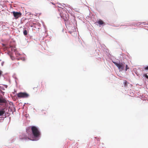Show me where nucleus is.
Listing matches in <instances>:
<instances>
[{"label":"nucleus","mask_w":148,"mask_h":148,"mask_svg":"<svg viewBox=\"0 0 148 148\" xmlns=\"http://www.w3.org/2000/svg\"><path fill=\"white\" fill-rule=\"evenodd\" d=\"M3 63L4 62L2 61L1 63V65L2 66H3Z\"/></svg>","instance_id":"obj_14"},{"label":"nucleus","mask_w":148,"mask_h":148,"mask_svg":"<svg viewBox=\"0 0 148 148\" xmlns=\"http://www.w3.org/2000/svg\"><path fill=\"white\" fill-rule=\"evenodd\" d=\"M70 34H71V32H69Z\"/></svg>","instance_id":"obj_19"},{"label":"nucleus","mask_w":148,"mask_h":148,"mask_svg":"<svg viewBox=\"0 0 148 148\" xmlns=\"http://www.w3.org/2000/svg\"><path fill=\"white\" fill-rule=\"evenodd\" d=\"M52 3L53 4V5H54V3Z\"/></svg>","instance_id":"obj_20"},{"label":"nucleus","mask_w":148,"mask_h":148,"mask_svg":"<svg viewBox=\"0 0 148 148\" xmlns=\"http://www.w3.org/2000/svg\"><path fill=\"white\" fill-rule=\"evenodd\" d=\"M129 69V67H128V66L127 65H126L125 66V71H126L128 69Z\"/></svg>","instance_id":"obj_11"},{"label":"nucleus","mask_w":148,"mask_h":148,"mask_svg":"<svg viewBox=\"0 0 148 148\" xmlns=\"http://www.w3.org/2000/svg\"><path fill=\"white\" fill-rule=\"evenodd\" d=\"M127 82L126 81H125L124 82V86H127Z\"/></svg>","instance_id":"obj_10"},{"label":"nucleus","mask_w":148,"mask_h":148,"mask_svg":"<svg viewBox=\"0 0 148 148\" xmlns=\"http://www.w3.org/2000/svg\"><path fill=\"white\" fill-rule=\"evenodd\" d=\"M12 13L16 19H17L19 17H20L21 15V14L20 12H13Z\"/></svg>","instance_id":"obj_4"},{"label":"nucleus","mask_w":148,"mask_h":148,"mask_svg":"<svg viewBox=\"0 0 148 148\" xmlns=\"http://www.w3.org/2000/svg\"><path fill=\"white\" fill-rule=\"evenodd\" d=\"M19 139L21 140H27V139H30L29 137L26 136L24 135H23L21 137H20Z\"/></svg>","instance_id":"obj_6"},{"label":"nucleus","mask_w":148,"mask_h":148,"mask_svg":"<svg viewBox=\"0 0 148 148\" xmlns=\"http://www.w3.org/2000/svg\"><path fill=\"white\" fill-rule=\"evenodd\" d=\"M5 112V109H3L1 110H0V116L3 115Z\"/></svg>","instance_id":"obj_7"},{"label":"nucleus","mask_w":148,"mask_h":148,"mask_svg":"<svg viewBox=\"0 0 148 148\" xmlns=\"http://www.w3.org/2000/svg\"><path fill=\"white\" fill-rule=\"evenodd\" d=\"M97 140L98 141H99V140H100L99 138H97Z\"/></svg>","instance_id":"obj_18"},{"label":"nucleus","mask_w":148,"mask_h":148,"mask_svg":"<svg viewBox=\"0 0 148 148\" xmlns=\"http://www.w3.org/2000/svg\"><path fill=\"white\" fill-rule=\"evenodd\" d=\"M24 35L25 36L27 34V32L26 30H24L23 32Z\"/></svg>","instance_id":"obj_9"},{"label":"nucleus","mask_w":148,"mask_h":148,"mask_svg":"<svg viewBox=\"0 0 148 148\" xmlns=\"http://www.w3.org/2000/svg\"><path fill=\"white\" fill-rule=\"evenodd\" d=\"M96 23H98L99 25H102L104 23V22L101 20H99L98 21L96 22Z\"/></svg>","instance_id":"obj_8"},{"label":"nucleus","mask_w":148,"mask_h":148,"mask_svg":"<svg viewBox=\"0 0 148 148\" xmlns=\"http://www.w3.org/2000/svg\"><path fill=\"white\" fill-rule=\"evenodd\" d=\"M31 130L32 134L35 138L39 137L40 135V133L38 128L35 126L31 127Z\"/></svg>","instance_id":"obj_1"},{"label":"nucleus","mask_w":148,"mask_h":148,"mask_svg":"<svg viewBox=\"0 0 148 148\" xmlns=\"http://www.w3.org/2000/svg\"><path fill=\"white\" fill-rule=\"evenodd\" d=\"M18 97L19 98H24L28 97L29 95L26 92H20L18 93L17 95Z\"/></svg>","instance_id":"obj_3"},{"label":"nucleus","mask_w":148,"mask_h":148,"mask_svg":"<svg viewBox=\"0 0 148 148\" xmlns=\"http://www.w3.org/2000/svg\"><path fill=\"white\" fill-rule=\"evenodd\" d=\"M20 60H25V59L24 58H20Z\"/></svg>","instance_id":"obj_15"},{"label":"nucleus","mask_w":148,"mask_h":148,"mask_svg":"<svg viewBox=\"0 0 148 148\" xmlns=\"http://www.w3.org/2000/svg\"><path fill=\"white\" fill-rule=\"evenodd\" d=\"M7 101L5 98L2 97H0V105H2V103H6Z\"/></svg>","instance_id":"obj_5"},{"label":"nucleus","mask_w":148,"mask_h":148,"mask_svg":"<svg viewBox=\"0 0 148 148\" xmlns=\"http://www.w3.org/2000/svg\"><path fill=\"white\" fill-rule=\"evenodd\" d=\"M144 69H145V70H148V66L145 67Z\"/></svg>","instance_id":"obj_13"},{"label":"nucleus","mask_w":148,"mask_h":148,"mask_svg":"<svg viewBox=\"0 0 148 148\" xmlns=\"http://www.w3.org/2000/svg\"><path fill=\"white\" fill-rule=\"evenodd\" d=\"M2 73V71H0V77L1 76V75Z\"/></svg>","instance_id":"obj_17"},{"label":"nucleus","mask_w":148,"mask_h":148,"mask_svg":"<svg viewBox=\"0 0 148 148\" xmlns=\"http://www.w3.org/2000/svg\"><path fill=\"white\" fill-rule=\"evenodd\" d=\"M38 87V86H37L36 87H34L33 88V89L34 90H37V88Z\"/></svg>","instance_id":"obj_12"},{"label":"nucleus","mask_w":148,"mask_h":148,"mask_svg":"<svg viewBox=\"0 0 148 148\" xmlns=\"http://www.w3.org/2000/svg\"><path fill=\"white\" fill-rule=\"evenodd\" d=\"M113 62L117 66L120 70L122 71L124 70L125 67V64L124 63L119 62L118 63L115 62Z\"/></svg>","instance_id":"obj_2"},{"label":"nucleus","mask_w":148,"mask_h":148,"mask_svg":"<svg viewBox=\"0 0 148 148\" xmlns=\"http://www.w3.org/2000/svg\"><path fill=\"white\" fill-rule=\"evenodd\" d=\"M145 76L146 78L148 79V76H147L146 74L145 75Z\"/></svg>","instance_id":"obj_16"}]
</instances>
